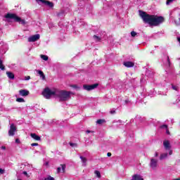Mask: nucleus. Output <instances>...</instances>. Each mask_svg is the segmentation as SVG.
Listing matches in <instances>:
<instances>
[{"label": "nucleus", "instance_id": "nucleus-43", "mask_svg": "<svg viewBox=\"0 0 180 180\" xmlns=\"http://www.w3.org/2000/svg\"><path fill=\"white\" fill-rule=\"evenodd\" d=\"M169 155H172V150H170V151L169 152Z\"/></svg>", "mask_w": 180, "mask_h": 180}, {"label": "nucleus", "instance_id": "nucleus-37", "mask_svg": "<svg viewBox=\"0 0 180 180\" xmlns=\"http://www.w3.org/2000/svg\"><path fill=\"white\" fill-rule=\"evenodd\" d=\"M167 62L169 63V65L171 64V60H169V56H167Z\"/></svg>", "mask_w": 180, "mask_h": 180}, {"label": "nucleus", "instance_id": "nucleus-31", "mask_svg": "<svg viewBox=\"0 0 180 180\" xmlns=\"http://www.w3.org/2000/svg\"><path fill=\"white\" fill-rule=\"evenodd\" d=\"M31 146H32V147H37V146H39V143H31Z\"/></svg>", "mask_w": 180, "mask_h": 180}, {"label": "nucleus", "instance_id": "nucleus-15", "mask_svg": "<svg viewBox=\"0 0 180 180\" xmlns=\"http://www.w3.org/2000/svg\"><path fill=\"white\" fill-rule=\"evenodd\" d=\"M6 74L8 78H9V79H15V75L13 74V72H6Z\"/></svg>", "mask_w": 180, "mask_h": 180}, {"label": "nucleus", "instance_id": "nucleus-29", "mask_svg": "<svg viewBox=\"0 0 180 180\" xmlns=\"http://www.w3.org/2000/svg\"><path fill=\"white\" fill-rule=\"evenodd\" d=\"M160 129H168V125L163 124V125L160 126Z\"/></svg>", "mask_w": 180, "mask_h": 180}, {"label": "nucleus", "instance_id": "nucleus-10", "mask_svg": "<svg viewBox=\"0 0 180 180\" xmlns=\"http://www.w3.org/2000/svg\"><path fill=\"white\" fill-rule=\"evenodd\" d=\"M29 94V91L26 89H21L19 91V94L20 95V96H27Z\"/></svg>", "mask_w": 180, "mask_h": 180}, {"label": "nucleus", "instance_id": "nucleus-42", "mask_svg": "<svg viewBox=\"0 0 180 180\" xmlns=\"http://www.w3.org/2000/svg\"><path fill=\"white\" fill-rule=\"evenodd\" d=\"M1 150H6V147H5V146H1Z\"/></svg>", "mask_w": 180, "mask_h": 180}, {"label": "nucleus", "instance_id": "nucleus-18", "mask_svg": "<svg viewBox=\"0 0 180 180\" xmlns=\"http://www.w3.org/2000/svg\"><path fill=\"white\" fill-rule=\"evenodd\" d=\"M0 70H2V71L5 70V65H4V62L1 58H0Z\"/></svg>", "mask_w": 180, "mask_h": 180}, {"label": "nucleus", "instance_id": "nucleus-8", "mask_svg": "<svg viewBox=\"0 0 180 180\" xmlns=\"http://www.w3.org/2000/svg\"><path fill=\"white\" fill-rule=\"evenodd\" d=\"M40 39V34H37L35 35H32L28 38V41L30 42H34L37 41Z\"/></svg>", "mask_w": 180, "mask_h": 180}, {"label": "nucleus", "instance_id": "nucleus-11", "mask_svg": "<svg viewBox=\"0 0 180 180\" xmlns=\"http://www.w3.org/2000/svg\"><path fill=\"white\" fill-rule=\"evenodd\" d=\"M79 158L82 162V167H86L87 164V161H88V159H86V158L84 157V156H79Z\"/></svg>", "mask_w": 180, "mask_h": 180}, {"label": "nucleus", "instance_id": "nucleus-33", "mask_svg": "<svg viewBox=\"0 0 180 180\" xmlns=\"http://www.w3.org/2000/svg\"><path fill=\"white\" fill-rule=\"evenodd\" d=\"M110 115H115V113H116V110H112L110 111Z\"/></svg>", "mask_w": 180, "mask_h": 180}, {"label": "nucleus", "instance_id": "nucleus-39", "mask_svg": "<svg viewBox=\"0 0 180 180\" xmlns=\"http://www.w3.org/2000/svg\"><path fill=\"white\" fill-rule=\"evenodd\" d=\"M26 81H29L30 79V76L25 77Z\"/></svg>", "mask_w": 180, "mask_h": 180}, {"label": "nucleus", "instance_id": "nucleus-27", "mask_svg": "<svg viewBox=\"0 0 180 180\" xmlns=\"http://www.w3.org/2000/svg\"><path fill=\"white\" fill-rule=\"evenodd\" d=\"M94 39H96L98 41H101V38L96 35H94Z\"/></svg>", "mask_w": 180, "mask_h": 180}, {"label": "nucleus", "instance_id": "nucleus-3", "mask_svg": "<svg viewBox=\"0 0 180 180\" xmlns=\"http://www.w3.org/2000/svg\"><path fill=\"white\" fill-rule=\"evenodd\" d=\"M6 19H13L14 21L20 23L21 25H23L25 26V25H26V20H25V19H22L20 17L18 16L15 13H8L6 15H5Z\"/></svg>", "mask_w": 180, "mask_h": 180}, {"label": "nucleus", "instance_id": "nucleus-48", "mask_svg": "<svg viewBox=\"0 0 180 180\" xmlns=\"http://www.w3.org/2000/svg\"><path fill=\"white\" fill-rule=\"evenodd\" d=\"M18 180H22V179H18Z\"/></svg>", "mask_w": 180, "mask_h": 180}, {"label": "nucleus", "instance_id": "nucleus-6", "mask_svg": "<svg viewBox=\"0 0 180 180\" xmlns=\"http://www.w3.org/2000/svg\"><path fill=\"white\" fill-rule=\"evenodd\" d=\"M157 165H158V160L154 158L150 159V167L152 169H155L157 168Z\"/></svg>", "mask_w": 180, "mask_h": 180}, {"label": "nucleus", "instance_id": "nucleus-26", "mask_svg": "<svg viewBox=\"0 0 180 180\" xmlns=\"http://www.w3.org/2000/svg\"><path fill=\"white\" fill-rule=\"evenodd\" d=\"M60 167H62V171L63 172H65V168H66V165H60Z\"/></svg>", "mask_w": 180, "mask_h": 180}, {"label": "nucleus", "instance_id": "nucleus-44", "mask_svg": "<svg viewBox=\"0 0 180 180\" xmlns=\"http://www.w3.org/2000/svg\"><path fill=\"white\" fill-rule=\"evenodd\" d=\"M166 133H167V134H170L169 130H167Z\"/></svg>", "mask_w": 180, "mask_h": 180}, {"label": "nucleus", "instance_id": "nucleus-28", "mask_svg": "<svg viewBox=\"0 0 180 180\" xmlns=\"http://www.w3.org/2000/svg\"><path fill=\"white\" fill-rule=\"evenodd\" d=\"M172 88L174 91H178V87H176V86H174V84L172 85Z\"/></svg>", "mask_w": 180, "mask_h": 180}, {"label": "nucleus", "instance_id": "nucleus-19", "mask_svg": "<svg viewBox=\"0 0 180 180\" xmlns=\"http://www.w3.org/2000/svg\"><path fill=\"white\" fill-rule=\"evenodd\" d=\"M96 123H97V124H103V123H106V120H105L103 119V120L100 119L96 121Z\"/></svg>", "mask_w": 180, "mask_h": 180}, {"label": "nucleus", "instance_id": "nucleus-30", "mask_svg": "<svg viewBox=\"0 0 180 180\" xmlns=\"http://www.w3.org/2000/svg\"><path fill=\"white\" fill-rule=\"evenodd\" d=\"M70 144V146H71V147H77L78 145L77 144V143H69Z\"/></svg>", "mask_w": 180, "mask_h": 180}, {"label": "nucleus", "instance_id": "nucleus-13", "mask_svg": "<svg viewBox=\"0 0 180 180\" xmlns=\"http://www.w3.org/2000/svg\"><path fill=\"white\" fill-rule=\"evenodd\" d=\"M163 146H164V147L166 150H170L171 149V146L169 144V141H165L163 142Z\"/></svg>", "mask_w": 180, "mask_h": 180}, {"label": "nucleus", "instance_id": "nucleus-21", "mask_svg": "<svg viewBox=\"0 0 180 180\" xmlns=\"http://www.w3.org/2000/svg\"><path fill=\"white\" fill-rule=\"evenodd\" d=\"M168 157V153H163L160 155V160H164V158H167Z\"/></svg>", "mask_w": 180, "mask_h": 180}, {"label": "nucleus", "instance_id": "nucleus-34", "mask_svg": "<svg viewBox=\"0 0 180 180\" xmlns=\"http://www.w3.org/2000/svg\"><path fill=\"white\" fill-rule=\"evenodd\" d=\"M22 174L24 175H26V176H27V178H29L30 176H29V174H27V172H23Z\"/></svg>", "mask_w": 180, "mask_h": 180}, {"label": "nucleus", "instance_id": "nucleus-22", "mask_svg": "<svg viewBox=\"0 0 180 180\" xmlns=\"http://www.w3.org/2000/svg\"><path fill=\"white\" fill-rule=\"evenodd\" d=\"M41 58H42V60H44V61H47L49 60V56H46V55H41L40 56Z\"/></svg>", "mask_w": 180, "mask_h": 180}, {"label": "nucleus", "instance_id": "nucleus-38", "mask_svg": "<svg viewBox=\"0 0 180 180\" xmlns=\"http://www.w3.org/2000/svg\"><path fill=\"white\" fill-rule=\"evenodd\" d=\"M107 156H108V157H112V153H111L110 152H108V153H107Z\"/></svg>", "mask_w": 180, "mask_h": 180}, {"label": "nucleus", "instance_id": "nucleus-46", "mask_svg": "<svg viewBox=\"0 0 180 180\" xmlns=\"http://www.w3.org/2000/svg\"><path fill=\"white\" fill-rule=\"evenodd\" d=\"M155 157H158V153H155Z\"/></svg>", "mask_w": 180, "mask_h": 180}, {"label": "nucleus", "instance_id": "nucleus-7", "mask_svg": "<svg viewBox=\"0 0 180 180\" xmlns=\"http://www.w3.org/2000/svg\"><path fill=\"white\" fill-rule=\"evenodd\" d=\"M15 131H16V127L14 124H11L10 126V129L8 131V136H15Z\"/></svg>", "mask_w": 180, "mask_h": 180}, {"label": "nucleus", "instance_id": "nucleus-12", "mask_svg": "<svg viewBox=\"0 0 180 180\" xmlns=\"http://www.w3.org/2000/svg\"><path fill=\"white\" fill-rule=\"evenodd\" d=\"M30 136L32 139H34V140H36L37 141H40V140H41V138L36 134L32 133L30 134Z\"/></svg>", "mask_w": 180, "mask_h": 180}, {"label": "nucleus", "instance_id": "nucleus-24", "mask_svg": "<svg viewBox=\"0 0 180 180\" xmlns=\"http://www.w3.org/2000/svg\"><path fill=\"white\" fill-rule=\"evenodd\" d=\"M71 87L74 88L75 89H77V91H79V86H78V85L73 84V85H71Z\"/></svg>", "mask_w": 180, "mask_h": 180}, {"label": "nucleus", "instance_id": "nucleus-47", "mask_svg": "<svg viewBox=\"0 0 180 180\" xmlns=\"http://www.w3.org/2000/svg\"><path fill=\"white\" fill-rule=\"evenodd\" d=\"M46 165H49V162H46Z\"/></svg>", "mask_w": 180, "mask_h": 180}, {"label": "nucleus", "instance_id": "nucleus-32", "mask_svg": "<svg viewBox=\"0 0 180 180\" xmlns=\"http://www.w3.org/2000/svg\"><path fill=\"white\" fill-rule=\"evenodd\" d=\"M0 174L2 175L3 174H5V169H0Z\"/></svg>", "mask_w": 180, "mask_h": 180}, {"label": "nucleus", "instance_id": "nucleus-16", "mask_svg": "<svg viewBox=\"0 0 180 180\" xmlns=\"http://www.w3.org/2000/svg\"><path fill=\"white\" fill-rule=\"evenodd\" d=\"M45 5H46V6H49V8H53L54 7V4L51 1H45V3H44Z\"/></svg>", "mask_w": 180, "mask_h": 180}, {"label": "nucleus", "instance_id": "nucleus-40", "mask_svg": "<svg viewBox=\"0 0 180 180\" xmlns=\"http://www.w3.org/2000/svg\"><path fill=\"white\" fill-rule=\"evenodd\" d=\"M15 143H20V140H19V139H15Z\"/></svg>", "mask_w": 180, "mask_h": 180}, {"label": "nucleus", "instance_id": "nucleus-41", "mask_svg": "<svg viewBox=\"0 0 180 180\" xmlns=\"http://www.w3.org/2000/svg\"><path fill=\"white\" fill-rule=\"evenodd\" d=\"M40 2H42V4H44L46 2V0H39Z\"/></svg>", "mask_w": 180, "mask_h": 180}, {"label": "nucleus", "instance_id": "nucleus-17", "mask_svg": "<svg viewBox=\"0 0 180 180\" xmlns=\"http://www.w3.org/2000/svg\"><path fill=\"white\" fill-rule=\"evenodd\" d=\"M38 74L40 75L42 79H46V75H44V73L43 72V71L39 70Z\"/></svg>", "mask_w": 180, "mask_h": 180}, {"label": "nucleus", "instance_id": "nucleus-14", "mask_svg": "<svg viewBox=\"0 0 180 180\" xmlns=\"http://www.w3.org/2000/svg\"><path fill=\"white\" fill-rule=\"evenodd\" d=\"M131 180H144L140 174H134Z\"/></svg>", "mask_w": 180, "mask_h": 180}, {"label": "nucleus", "instance_id": "nucleus-20", "mask_svg": "<svg viewBox=\"0 0 180 180\" xmlns=\"http://www.w3.org/2000/svg\"><path fill=\"white\" fill-rule=\"evenodd\" d=\"M94 174H95V175H96L97 178H101L102 177V176L101 175V172H99L98 170H95Z\"/></svg>", "mask_w": 180, "mask_h": 180}, {"label": "nucleus", "instance_id": "nucleus-9", "mask_svg": "<svg viewBox=\"0 0 180 180\" xmlns=\"http://www.w3.org/2000/svg\"><path fill=\"white\" fill-rule=\"evenodd\" d=\"M123 65L127 67V68H131V67H134V63L131 61H125L123 63Z\"/></svg>", "mask_w": 180, "mask_h": 180}, {"label": "nucleus", "instance_id": "nucleus-4", "mask_svg": "<svg viewBox=\"0 0 180 180\" xmlns=\"http://www.w3.org/2000/svg\"><path fill=\"white\" fill-rule=\"evenodd\" d=\"M57 90L55 91H51L50 88L46 87L44 89L42 92L43 96L46 98V99H50L53 95H55L56 96Z\"/></svg>", "mask_w": 180, "mask_h": 180}, {"label": "nucleus", "instance_id": "nucleus-25", "mask_svg": "<svg viewBox=\"0 0 180 180\" xmlns=\"http://www.w3.org/2000/svg\"><path fill=\"white\" fill-rule=\"evenodd\" d=\"M131 37H136V36H137V32L134 31L131 32Z\"/></svg>", "mask_w": 180, "mask_h": 180}, {"label": "nucleus", "instance_id": "nucleus-2", "mask_svg": "<svg viewBox=\"0 0 180 180\" xmlns=\"http://www.w3.org/2000/svg\"><path fill=\"white\" fill-rule=\"evenodd\" d=\"M56 96H58L62 102H65V101H68V99L71 98V91L56 90Z\"/></svg>", "mask_w": 180, "mask_h": 180}, {"label": "nucleus", "instance_id": "nucleus-23", "mask_svg": "<svg viewBox=\"0 0 180 180\" xmlns=\"http://www.w3.org/2000/svg\"><path fill=\"white\" fill-rule=\"evenodd\" d=\"M16 102H19V103L25 102V99L22 98H17Z\"/></svg>", "mask_w": 180, "mask_h": 180}, {"label": "nucleus", "instance_id": "nucleus-5", "mask_svg": "<svg viewBox=\"0 0 180 180\" xmlns=\"http://www.w3.org/2000/svg\"><path fill=\"white\" fill-rule=\"evenodd\" d=\"M98 86H99V84L96 83L91 85L84 84L83 88L86 91H92V89H95V88H98Z\"/></svg>", "mask_w": 180, "mask_h": 180}, {"label": "nucleus", "instance_id": "nucleus-45", "mask_svg": "<svg viewBox=\"0 0 180 180\" xmlns=\"http://www.w3.org/2000/svg\"><path fill=\"white\" fill-rule=\"evenodd\" d=\"M91 131H89V130H87L86 131V133H87L88 134H89V133H91Z\"/></svg>", "mask_w": 180, "mask_h": 180}, {"label": "nucleus", "instance_id": "nucleus-1", "mask_svg": "<svg viewBox=\"0 0 180 180\" xmlns=\"http://www.w3.org/2000/svg\"><path fill=\"white\" fill-rule=\"evenodd\" d=\"M139 15L143 23H148L150 26H160L161 23H164L165 21V19L162 16L150 15L141 10H139Z\"/></svg>", "mask_w": 180, "mask_h": 180}, {"label": "nucleus", "instance_id": "nucleus-35", "mask_svg": "<svg viewBox=\"0 0 180 180\" xmlns=\"http://www.w3.org/2000/svg\"><path fill=\"white\" fill-rule=\"evenodd\" d=\"M57 172H58V174H60L61 172V167L57 168Z\"/></svg>", "mask_w": 180, "mask_h": 180}, {"label": "nucleus", "instance_id": "nucleus-36", "mask_svg": "<svg viewBox=\"0 0 180 180\" xmlns=\"http://www.w3.org/2000/svg\"><path fill=\"white\" fill-rule=\"evenodd\" d=\"M48 180H54L53 177H51V176H49L47 178Z\"/></svg>", "mask_w": 180, "mask_h": 180}]
</instances>
